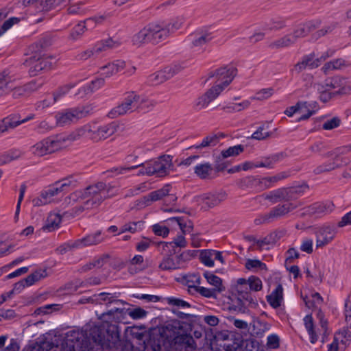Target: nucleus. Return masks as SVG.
<instances>
[{
    "instance_id": "nucleus-54",
    "label": "nucleus",
    "mask_w": 351,
    "mask_h": 351,
    "mask_svg": "<svg viewBox=\"0 0 351 351\" xmlns=\"http://www.w3.org/2000/svg\"><path fill=\"white\" fill-rule=\"evenodd\" d=\"M300 250L307 254H311L313 252V241L310 238H304L302 240Z\"/></svg>"
},
{
    "instance_id": "nucleus-52",
    "label": "nucleus",
    "mask_w": 351,
    "mask_h": 351,
    "mask_svg": "<svg viewBox=\"0 0 351 351\" xmlns=\"http://www.w3.org/2000/svg\"><path fill=\"white\" fill-rule=\"evenodd\" d=\"M21 21L19 17H11L6 20L2 26L0 27V37L8 29H10L14 25L17 24Z\"/></svg>"
},
{
    "instance_id": "nucleus-14",
    "label": "nucleus",
    "mask_w": 351,
    "mask_h": 351,
    "mask_svg": "<svg viewBox=\"0 0 351 351\" xmlns=\"http://www.w3.org/2000/svg\"><path fill=\"white\" fill-rule=\"evenodd\" d=\"M346 81L339 77L330 78L326 80L325 85L326 88L321 90L318 88V90L322 92L330 91L334 89H338L337 93L341 94L348 93L351 90V86L346 85Z\"/></svg>"
},
{
    "instance_id": "nucleus-17",
    "label": "nucleus",
    "mask_w": 351,
    "mask_h": 351,
    "mask_svg": "<svg viewBox=\"0 0 351 351\" xmlns=\"http://www.w3.org/2000/svg\"><path fill=\"white\" fill-rule=\"evenodd\" d=\"M152 43L158 44L165 40L169 35V29L166 25L159 23L149 24Z\"/></svg>"
},
{
    "instance_id": "nucleus-25",
    "label": "nucleus",
    "mask_w": 351,
    "mask_h": 351,
    "mask_svg": "<svg viewBox=\"0 0 351 351\" xmlns=\"http://www.w3.org/2000/svg\"><path fill=\"white\" fill-rule=\"evenodd\" d=\"M314 107V103H297V114L299 116L298 121L307 119L312 116L315 112Z\"/></svg>"
},
{
    "instance_id": "nucleus-44",
    "label": "nucleus",
    "mask_w": 351,
    "mask_h": 351,
    "mask_svg": "<svg viewBox=\"0 0 351 351\" xmlns=\"http://www.w3.org/2000/svg\"><path fill=\"white\" fill-rule=\"evenodd\" d=\"M200 259L204 265L210 267H213L215 265L213 250H208L202 252L200 255Z\"/></svg>"
},
{
    "instance_id": "nucleus-7",
    "label": "nucleus",
    "mask_w": 351,
    "mask_h": 351,
    "mask_svg": "<svg viewBox=\"0 0 351 351\" xmlns=\"http://www.w3.org/2000/svg\"><path fill=\"white\" fill-rule=\"evenodd\" d=\"M154 105L155 102L145 97L139 96L134 93H130L119 105L113 108L108 112V117L111 119H114L137 109L149 110Z\"/></svg>"
},
{
    "instance_id": "nucleus-40",
    "label": "nucleus",
    "mask_w": 351,
    "mask_h": 351,
    "mask_svg": "<svg viewBox=\"0 0 351 351\" xmlns=\"http://www.w3.org/2000/svg\"><path fill=\"white\" fill-rule=\"evenodd\" d=\"M333 340L341 347H346L350 341V333L348 329H343L336 332Z\"/></svg>"
},
{
    "instance_id": "nucleus-36",
    "label": "nucleus",
    "mask_w": 351,
    "mask_h": 351,
    "mask_svg": "<svg viewBox=\"0 0 351 351\" xmlns=\"http://www.w3.org/2000/svg\"><path fill=\"white\" fill-rule=\"evenodd\" d=\"M297 40L293 34H289L280 38L276 40L273 41L270 44V47L272 48H283L288 47L294 44Z\"/></svg>"
},
{
    "instance_id": "nucleus-23",
    "label": "nucleus",
    "mask_w": 351,
    "mask_h": 351,
    "mask_svg": "<svg viewBox=\"0 0 351 351\" xmlns=\"http://www.w3.org/2000/svg\"><path fill=\"white\" fill-rule=\"evenodd\" d=\"M33 119L32 115L20 119L17 115H12L3 119L0 123V132L3 133L10 128H14L21 123Z\"/></svg>"
},
{
    "instance_id": "nucleus-24",
    "label": "nucleus",
    "mask_w": 351,
    "mask_h": 351,
    "mask_svg": "<svg viewBox=\"0 0 351 351\" xmlns=\"http://www.w3.org/2000/svg\"><path fill=\"white\" fill-rule=\"evenodd\" d=\"M170 191V186L166 185L160 190L153 191L148 195L142 198L140 203L142 206H146L150 204L151 202H155L162 199V197L169 195Z\"/></svg>"
},
{
    "instance_id": "nucleus-4",
    "label": "nucleus",
    "mask_w": 351,
    "mask_h": 351,
    "mask_svg": "<svg viewBox=\"0 0 351 351\" xmlns=\"http://www.w3.org/2000/svg\"><path fill=\"white\" fill-rule=\"evenodd\" d=\"M138 167H142L138 172V175L164 176L169 172L172 167V158L170 156H164L156 160L149 161L136 166L114 167L110 170V173H112L111 176H118L124 174Z\"/></svg>"
},
{
    "instance_id": "nucleus-64",
    "label": "nucleus",
    "mask_w": 351,
    "mask_h": 351,
    "mask_svg": "<svg viewBox=\"0 0 351 351\" xmlns=\"http://www.w3.org/2000/svg\"><path fill=\"white\" fill-rule=\"evenodd\" d=\"M152 241L147 238H143L137 243L136 248L138 252H144L147 250L151 245Z\"/></svg>"
},
{
    "instance_id": "nucleus-16",
    "label": "nucleus",
    "mask_w": 351,
    "mask_h": 351,
    "mask_svg": "<svg viewBox=\"0 0 351 351\" xmlns=\"http://www.w3.org/2000/svg\"><path fill=\"white\" fill-rule=\"evenodd\" d=\"M119 43L117 41H114L111 38H108L106 40H101L97 43L92 49L85 51L82 54V58L86 59L88 57L97 54L107 49L117 47Z\"/></svg>"
},
{
    "instance_id": "nucleus-19",
    "label": "nucleus",
    "mask_w": 351,
    "mask_h": 351,
    "mask_svg": "<svg viewBox=\"0 0 351 351\" xmlns=\"http://www.w3.org/2000/svg\"><path fill=\"white\" fill-rule=\"evenodd\" d=\"M83 116V112L78 109H70L60 112L56 115V120L60 125H66L77 121Z\"/></svg>"
},
{
    "instance_id": "nucleus-3",
    "label": "nucleus",
    "mask_w": 351,
    "mask_h": 351,
    "mask_svg": "<svg viewBox=\"0 0 351 351\" xmlns=\"http://www.w3.org/2000/svg\"><path fill=\"white\" fill-rule=\"evenodd\" d=\"M119 189L110 184L99 182L89 186L83 190L76 191L66 199L67 204L73 205L78 202V211L97 208L106 199L118 194Z\"/></svg>"
},
{
    "instance_id": "nucleus-15",
    "label": "nucleus",
    "mask_w": 351,
    "mask_h": 351,
    "mask_svg": "<svg viewBox=\"0 0 351 351\" xmlns=\"http://www.w3.org/2000/svg\"><path fill=\"white\" fill-rule=\"evenodd\" d=\"M212 38L213 36L208 32H197L189 36V40L191 43V47L194 51H199Z\"/></svg>"
},
{
    "instance_id": "nucleus-60",
    "label": "nucleus",
    "mask_w": 351,
    "mask_h": 351,
    "mask_svg": "<svg viewBox=\"0 0 351 351\" xmlns=\"http://www.w3.org/2000/svg\"><path fill=\"white\" fill-rule=\"evenodd\" d=\"M344 65V61L341 59L334 60L326 63L324 69L325 70H333V69H339Z\"/></svg>"
},
{
    "instance_id": "nucleus-38",
    "label": "nucleus",
    "mask_w": 351,
    "mask_h": 351,
    "mask_svg": "<svg viewBox=\"0 0 351 351\" xmlns=\"http://www.w3.org/2000/svg\"><path fill=\"white\" fill-rule=\"evenodd\" d=\"M213 171L212 165L209 162L198 164L194 167V172L201 179H206Z\"/></svg>"
},
{
    "instance_id": "nucleus-61",
    "label": "nucleus",
    "mask_w": 351,
    "mask_h": 351,
    "mask_svg": "<svg viewBox=\"0 0 351 351\" xmlns=\"http://www.w3.org/2000/svg\"><path fill=\"white\" fill-rule=\"evenodd\" d=\"M195 290L202 296L206 298H212L215 295L216 293H217L213 289H208L204 287H196Z\"/></svg>"
},
{
    "instance_id": "nucleus-1",
    "label": "nucleus",
    "mask_w": 351,
    "mask_h": 351,
    "mask_svg": "<svg viewBox=\"0 0 351 351\" xmlns=\"http://www.w3.org/2000/svg\"><path fill=\"white\" fill-rule=\"evenodd\" d=\"M95 346H99L97 351L104 348H121L123 342L118 325L93 326L84 330H69L65 334L62 351H86Z\"/></svg>"
},
{
    "instance_id": "nucleus-6",
    "label": "nucleus",
    "mask_w": 351,
    "mask_h": 351,
    "mask_svg": "<svg viewBox=\"0 0 351 351\" xmlns=\"http://www.w3.org/2000/svg\"><path fill=\"white\" fill-rule=\"evenodd\" d=\"M117 125L114 123L99 124L97 122H90L74 132L72 138L75 140L85 137L97 142L112 136L117 131Z\"/></svg>"
},
{
    "instance_id": "nucleus-21",
    "label": "nucleus",
    "mask_w": 351,
    "mask_h": 351,
    "mask_svg": "<svg viewBox=\"0 0 351 351\" xmlns=\"http://www.w3.org/2000/svg\"><path fill=\"white\" fill-rule=\"evenodd\" d=\"M125 67V62L123 60H117L100 68V74L105 77H110L117 73L120 72Z\"/></svg>"
},
{
    "instance_id": "nucleus-59",
    "label": "nucleus",
    "mask_w": 351,
    "mask_h": 351,
    "mask_svg": "<svg viewBox=\"0 0 351 351\" xmlns=\"http://www.w3.org/2000/svg\"><path fill=\"white\" fill-rule=\"evenodd\" d=\"M152 230L155 234L165 237L169 234V229L163 225L157 223L152 226Z\"/></svg>"
},
{
    "instance_id": "nucleus-41",
    "label": "nucleus",
    "mask_w": 351,
    "mask_h": 351,
    "mask_svg": "<svg viewBox=\"0 0 351 351\" xmlns=\"http://www.w3.org/2000/svg\"><path fill=\"white\" fill-rule=\"evenodd\" d=\"M303 320L305 328L309 335L310 341L311 343L314 344L317 342L318 339V336L315 331L314 330L313 318L311 315H308L304 317Z\"/></svg>"
},
{
    "instance_id": "nucleus-31",
    "label": "nucleus",
    "mask_w": 351,
    "mask_h": 351,
    "mask_svg": "<svg viewBox=\"0 0 351 351\" xmlns=\"http://www.w3.org/2000/svg\"><path fill=\"white\" fill-rule=\"evenodd\" d=\"M296 207V205L293 203H286L281 206H278L274 208L269 215H265L264 221L269 219L271 217H282Z\"/></svg>"
},
{
    "instance_id": "nucleus-26",
    "label": "nucleus",
    "mask_w": 351,
    "mask_h": 351,
    "mask_svg": "<svg viewBox=\"0 0 351 351\" xmlns=\"http://www.w3.org/2000/svg\"><path fill=\"white\" fill-rule=\"evenodd\" d=\"M149 25L141 29L134 35L132 43L134 45L141 46L147 43H152V37Z\"/></svg>"
},
{
    "instance_id": "nucleus-12",
    "label": "nucleus",
    "mask_w": 351,
    "mask_h": 351,
    "mask_svg": "<svg viewBox=\"0 0 351 351\" xmlns=\"http://www.w3.org/2000/svg\"><path fill=\"white\" fill-rule=\"evenodd\" d=\"M54 58L43 55L40 57H33L30 60V73L36 75L39 71L49 69L55 64Z\"/></svg>"
},
{
    "instance_id": "nucleus-50",
    "label": "nucleus",
    "mask_w": 351,
    "mask_h": 351,
    "mask_svg": "<svg viewBox=\"0 0 351 351\" xmlns=\"http://www.w3.org/2000/svg\"><path fill=\"white\" fill-rule=\"evenodd\" d=\"M250 289L252 291H259L263 288V283L261 279L256 276H251L247 279Z\"/></svg>"
},
{
    "instance_id": "nucleus-28",
    "label": "nucleus",
    "mask_w": 351,
    "mask_h": 351,
    "mask_svg": "<svg viewBox=\"0 0 351 351\" xmlns=\"http://www.w3.org/2000/svg\"><path fill=\"white\" fill-rule=\"evenodd\" d=\"M244 267L246 270L253 273H263L267 271L266 264L258 258H246Z\"/></svg>"
},
{
    "instance_id": "nucleus-22",
    "label": "nucleus",
    "mask_w": 351,
    "mask_h": 351,
    "mask_svg": "<svg viewBox=\"0 0 351 351\" xmlns=\"http://www.w3.org/2000/svg\"><path fill=\"white\" fill-rule=\"evenodd\" d=\"M104 240L101 232L98 231L94 234H89L83 239L75 241L71 243L73 248H82L86 246L96 245Z\"/></svg>"
},
{
    "instance_id": "nucleus-30",
    "label": "nucleus",
    "mask_w": 351,
    "mask_h": 351,
    "mask_svg": "<svg viewBox=\"0 0 351 351\" xmlns=\"http://www.w3.org/2000/svg\"><path fill=\"white\" fill-rule=\"evenodd\" d=\"M334 209V204L331 202H319L313 204L310 207V213L317 216L326 215L331 213Z\"/></svg>"
},
{
    "instance_id": "nucleus-10",
    "label": "nucleus",
    "mask_w": 351,
    "mask_h": 351,
    "mask_svg": "<svg viewBox=\"0 0 351 351\" xmlns=\"http://www.w3.org/2000/svg\"><path fill=\"white\" fill-rule=\"evenodd\" d=\"M226 197L225 191H219L197 195L195 197V201L202 208L207 209L219 204Z\"/></svg>"
},
{
    "instance_id": "nucleus-49",
    "label": "nucleus",
    "mask_w": 351,
    "mask_h": 351,
    "mask_svg": "<svg viewBox=\"0 0 351 351\" xmlns=\"http://www.w3.org/2000/svg\"><path fill=\"white\" fill-rule=\"evenodd\" d=\"M60 309V305L56 304H47L40 306L35 310L34 313L36 315H45L50 313L53 311H59Z\"/></svg>"
},
{
    "instance_id": "nucleus-37",
    "label": "nucleus",
    "mask_w": 351,
    "mask_h": 351,
    "mask_svg": "<svg viewBox=\"0 0 351 351\" xmlns=\"http://www.w3.org/2000/svg\"><path fill=\"white\" fill-rule=\"evenodd\" d=\"M93 23V19H89L84 22H81L75 25L70 34V38L72 40L78 39L84 32L85 29L90 26Z\"/></svg>"
},
{
    "instance_id": "nucleus-53",
    "label": "nucleus",
    "mask_w": 351,
    "mask_h": 351,
    "mask_svg": "<svg viewBox=\"0 0 351 351\" xmlns=\"http://www.w3.org/2000/svg\"><path fill=\"white\" fill-rule=\"evenodd\" d=\"M186 241L184 236L179 235L173 240V242L162 243V247L164 249H165V248L169 249L170 247H172L173 245H175L176 246L179 247H184L186 246Z\"/></svg>"
},
{
    "instance_id": "nucleus-62",
    "label": "nucleus",
    "mask_w": 351,
    "mask_h": 351,
    "mask_svg": "<svg viewBox=\"0 0 351 351\" xmlns=\"http://www.w3.org/2000/svg\"><path fill=\"white\" fill-rule=\"evenodd\" d=\"M269 136V133L267 131L264 127H260L256 131H255L252 138L256 140H263Z\"/></svg>"
},
{
    "instance_id": "nucleus-11",
    "label": "nucleus",
    "mask_w": 351,
    "mask_h": 351,
    "mask_svg": "<svg viewBox=\"0 0 351 351\" xmlns=\"http://www.w3.org/2000/svg\"><path fill=\"white\" fill-rule=\"evenodd\" d=\"M337 234L336 228L333 226H324L316 233V247L322 248L328 245Z\"/></svg>"
},
{
    "instance_id": "nucleus-45",
    "label": "nucleus",
    "mask_w": 351,
    "mask_h": 351,
    "mask_svg": "<svg viewBox=\"0 0 351 351\" xmlns=\"http://www.w3.org/2000/svg\"><path fill=\"white\" fill-rule=\"evenodd\" d=\"M274 94V89L271 88H263L258 91L254 95L250 97L252 100H265L269 99Z\"/></svg>"
},
{
    "instance_id": "nucleus-56",
    "label": "nucleus",
    "mask_w": 351,
    "mask_h": 351,
    "mask_svg": "<svg viewBox=\"0 0 351 351\" xmlns=\"http://www.w3.org/2000/svg\"><path fill=\"white\" fill-rule=\"evenodd\" d=\"M25 351H51L49 346L46 343H34L25 348Z\"/></svg>"
},
{
    "instance_id": "nucleus-39",
    "label": "nucleus",
    "mask_w": 351,
    "mask_h": 351,
    "mask_svg": "<svg viewBox=\"0 0 351 351\" xmlns=\"http://www.w3.org/2000/svg\"><path fill=\"white\" fill-rule=\"evenodd\" d=\"M246 180L252 188H254L258 191H262L267 188H269V180L266 179V177H249Z\"/></svg>"
},
{
    "instance_id": "nucleus-43",
    "label": "nucleus",
    "mask_w": 351,
    "mask_h": 351,
    "mask_svg": "<svg viewBox=\"0 0 351 351\" xmlns=\"http://www.w3.org/2000/svg\"><path fill=\"white\" fill-rule=\"evenodd\" d=\"M12 78L4 73L0 74V95L14 88Z\"/></svg>"
},
{
    "instance_id": "nucleus-18",
    "label": "nucleus",
    "mask_w": 351,
    "mask_h": 351,
    "mask_svg": "<svg viewBox=\"0 0 351 351\" xmlns=\"http://www.w3.org/2000/svg\"><path fill=\"white\" fill-rule=\"evenodd\" d=\"M182 262L178 256H164L159 263L158 267L162 271H173L181 268Z\"/></svg>"
},
{
    "instance_id": "nucleus-35",
    "label": "nucleus",
    "mask_w": 351,
    "mask_h": 351,
    "mask_svg": "<svg viewBox=\"0 0 351 351\" xmlns=\"http://www.w3.org/2000/svg\"><path fill=\"white\" fill-rule=\"evenodd\" d=\"M204 276L206 278L207 282L210 285L213 286V289L217 293L221 292L224 289L222 284V280L219 276L210 271L204 272Z\"/></svg>"
},
{
    "instance_id": "nucleus-55",
    "label": "nucleus",
    "mask_w": 351,
    "mask_h": 351,
    "mask_svg": "<svg viewBox=\"0 0 351 351\" xmlns=\"http://www.w3.org/2000/svg\"><path fill=\"white\" fill-rule=\"evenodd\" d=\"M341 120L335 117L330 119L326 120L322 125V128L326 130L335 129L340 125Z\"/></svg>"
},
{
    "instance_id": "nucleus-48",
    "label": "nucleus",
    "mask_w": 351,
    "mask_h": 351,
    "mask_svg": "<svg viewBox=\"0 0 351 351\" xmlns=\"http://www.w3.org/2000/svg\"><path fill=\"white\" fill-rule=\"evenodd\" d=\"M243 151V147L241 145L230 147L227 149L221 152V156L223 158H226L231 156H235L239 155Z\"/></svg>"
},
{
    "instance_id": "nucleus-57",
    "label": "nucleus",
    "mask_w": 351,
    "mask_h": 351,
    "mask_svg": "<svg viewBox=\"0 0 351 351\" xmlns=\"http://www.w3.org/2000/svg\"><path fill=\"white\" fill-rule=\"evenodd\" d=\"M216 141H217L216 136H206V138H204L202 140L201 143L195 145L191 147V148L194 147L196 149H200V148L208 147L210 145H215L216 143Z\"/></svg>"
},
{
    "instance_id": "nucleus-13",
    "label": "nucleus",
    "mask_w": 351,
    "mask_h": 351,
    "mask_svg": "<svg viewBox=\"0 0 351 351\" xmlns=\"http://www.w3.org/2000/svg\"><path fill=\"white\" fill-rule=\"evenodd\" d=\"M329 55L324 56L311 53L304 57L302 62L298 63L295 66V70L300 72L306 68L313 69L317 67Z\"/></svg>"
},
{
    "instance_id": "nucleus-32",
    "label": "nucleus",
    "mask_w": 351,
    "mask_h": 351,
    "mask_svg": "<svg viewBox=\"0 0 351 351\" xmlns=\"http://www.w3.org/2000/svg\"><path fill=\"white\" fill-rule=\"evenodd\" d=\"M65 0H41L32 3V7L38 12H45L60 5Z\"/></svg>"
},
{
    "instance_id": "nucleus-5",
    "label": "nucleus",
    "mask_w": 351,
    "mask_h": 351,
    "mask_svg": "<svg viewBox=\"0 0 351 351\" xmlns=\"http://www.w3.org/2000/svg\"><path fill=\"white\" fill-rule=\"evenodd\" d=\"M237 73L233 66L225 67L219 69L216 73V85L208 90L204 95L198 98L196 105L199 108H204L223 91L233 80Z\"/></svg>"
},
{
    "instance_id": "nucleus-33",
    "label": "nucleus",
    "mask_w": 351,
    "mask_h": 351,
    "mask_svg": "<svg viewBox=\"0 0 351 351\" xmlns=\"http://www.w3.org/2000/svg\"><path fill=\"white\" fill-rule=\"evenodd\" d=\"M303 300L308 308H317L323 303V298L319 293L314 291L306 295Z\"/></svg>"
},
{
    "instance_id": "nucleus-27",
    "label": "nucleus",
    "mask_w": 351,
    "mask_h": 351,
    "mask_svg": "<svg viewBox=\"0 0 351 351\" xmlns=\"http://www.w3.org/2000/svg\"><path fill=\"white\" fill-rule=\"evenodd\" d=\"M173 74L174 72L171 71V69L166 68L149 75V82L152 85H158L171 77Z\"/></svg>"
},
{
    "instance_id": "nucleus-2",
    "label": "nucleus",
    "mask_w": 351,
    "mask_h": 351,
    "mask_svg": "<svg viewBox=\"0 0 351 351\" xmlns=\"http://www.w3.org/2000/svg\"><path fill=\"white\" fill-rule=\"evenodd\" d=\"M154 351H194L196 345L193 337L179 321L168 324L159 330L152 343Z\"/></svg>"
},
{
    "instance_id": "nucleus-58",
    "label": "nucleus",
    "mask_w": 351,
    "mask_h": 351,
    "mask_svg": "<svg viewBox=\"0 0 351 351\" xmlns=\"http://www.w3.org/2000/svg\"><path fill=\"white\" fill-rule=\"evenodd\" d=\"M167 302L170 305L176 306L181 308H186L190 306L189 304L187 302L174 297L167 298Z\"/></svg>"
},
{
    "instance_id": "nucleus-29",
    "label": "nucleus",
    "mask_w": 351,
    "mask_h": 351,
    "mask_svg": "<svg viewBox=\"0 0 351 351\" xmlns=\"http://www.w3.org/2000/svg\"><path fill=\"white\" fill-rule=\"evenodd\" d=\"M267 301L274 308L281 305L283 302V288L281 285H277L276 289L267 295Z\"/></svg>"
},
{
    "instance_id": "nucleus-47",
    "label": "nucleus",
    "mask_w": 351,
    "mask_h": 351,
    "mask_svg": "<svg viewBox=\"0 0 351 351\" xmlns=\"http://www.w3.org/2000/svg\"><path fill=\"white\" fill-rule=\"evenodd\" d=\"M182 282L185 283L189 287H195L196 285L200 284V277L197 274H187L182 277Z\"/></svg>"
},
{
    "instance_id": "nucleus-46",
    "label": "nucleus",
    "mask_w": 351,
    "mask_h": 351,
    "mask_svg": "<svg viewBox=\"0 0 351 351\" xmlns=\"http://www.w3.org/2000/svg\"><path fill=\"white\" fill-rule=\"evenodd\" d=\"M74 85H65L61 87L56 93H54L53 101H45L44 102H46V104H43V107L49 106L55 103L59 98L66 94L69 92V90Z\"/></svg>"
},
{
    "instance_id": "nucleus-9",
    "label": "nucleus",
    "mask_w": 351,
    "mask_h": 351,
    "mask_svg": "<svg viewBox=\"0 0 351 351\" xmlns=\"http://www.w3.org/2000/svg\"><path fill=\"white\" fill-rule=\"evenodd\" d=\"M62 145L61 138H48L32 146L30 152L34 156L40 157L58 150Z\"/></svg>"
},
{
    "instance_id": "nucleus-63",
    "label": "nucleus",
    "mask_w": 351,
    "mask_h": 351,
    "mask_svg": "<svg viewBox=\"0 0 351 351\" xmlns=\"http://www.w3.org/2000/svg\"><path fill=\"white\" fill-rule=\"evenodd\" d=\"M284 197V191L283 190H277L270 192L269 194L266 195V199H269L272 202H276L280 198Z\"/></svg>"
},
{
    "instance_id": "nucleus-42",
    "label": "nucleus",
    "mask_w": 351,
    "mask_h": 351,
    "mask_svg": "<svg viewBox=\"0 0 351 351\" xmlns=\"http://www.w3.org/2000/svg\"><path fill=\"white\" fill-rule=\"evenodd\" d=\"M144 223L142 221H135V222H130L125 223L123 226L121 227L118 234L124 233L125 232H130L131 233H135L136 232L141 231L143 229Z\"/></svg>"
},
{
    "instance_id": "nucleus-51",
    "label": "nucleus",
    "mask_w": 351,
    "mask_h": 351,
    "mask_svg": "<svg viewBox=\"0 0 351 351\" xmlns=\"http://www.w3.org/2000/svg\"><path fill=\"white\" fill-rule=\"evenodd\" d=\"M128 314L133 319H141L147 316V312L141 307H137L129 310Z\"/></svg>"
},
{
    "instance_id": "nucleus-20",
    "label": "nucleus",
    "mask_w": 351,
    "mask_h": 351,
    "mask_svg": "<svg viewBox=\"0 0 351 351\" xmlns=\"http://www.w3.org/2000/svg\"><path fill=\"white\" fill-rule=\"evenodd\" d=\"M47 276L45 269H38L27 278L19 281L15 285V289L24 288L34 285L35 282L45 278Z\"/></svg>"
},
{
    "instance_id": "nucleus-34",
    "label": "nucleus",
    "mask_w": 351,
    "mask_h": 351,
    "mask_svg": "<svg viewBox=\"0 0 351 351\" xmlns=\"http://www.w3.org/2000/svg\"><path fill=\"white\" fill-rule=\"evenodd\" d=\"M61 221L62 217L60 214L50 213L43 229L47 232H52L59 228Z\"/></svg>"
},
{
    "instance_id": "nucleus-8",
    "label": "nucleus",
    "mask_w": 351,
    "mask_h": 351,
    "mask_svg": "<svg viewBox=\"0 0 351 351\" xmlns=\"http://www.w3.org/2000/svg\"><path fill=\"white\" fill-rule=\"evenodd\" d=\"M70 185L69 180L56 182L53 186L43 191L39 197L32 200L34 206H40L54 202L62 195Z\"/></svg>"
}]
</instances>
